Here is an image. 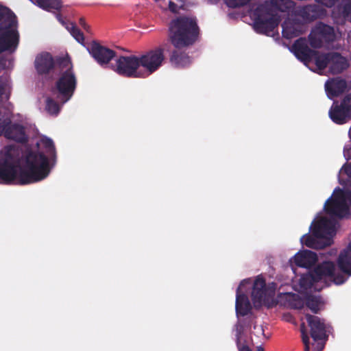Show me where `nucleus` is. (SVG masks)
Returning <instances> with one entry per match:
<instances>
[{
	"instance_id": "1",
	"label": "nucleus",
	"mask_w": 351,
	"mask_h": 351,
	"mask_svg": "<svg viewBox=\"0 0 351 351\" xmlns=\"http://www.w3.org/2000/svg\"><path fill=\"white\" fill-rule=\"evenodd\" d=\"M21 153L12 147L0 155V179L4 183L16 181L21 185L40 182L50 172L49 159L43 153L29 151L21 165Z\"/></svg>"
},
{
	"instance_id": "2",
	"label": "nucleus",
	"mask_w": 351,
	"mask_h": 351,
	"mask_svg": "<svg viewBox=\"0 0 351 351\" xmlns=\"http://www.w3.org/2000/svg\"><path fill=\"white\" fill-rule=\"evenodd\" d=\"M348 202L351 205V187L346 190L336 188L332 195L326 202L324 209L331 218L322 217L313 227V235L323 241L321 247H327L332 244V238L336 232V219H341L350 215Z\"/></svg>"
},
{
	"instance_id": "3",
	"label": "nucleus",
	"mask_w": 351,
	"mask_h": 351,
	"mask_svg": "<svg viewBox=\"0 0 351 351\" xmlns=\"http://www.w3.org/2000/svg\"><path fill=\"white\" fill-rule=\"evenodd\" d=\"M293 6L290 0H270L258 5L253 11L254 27L256 32L268 34L278 27V11L287 12Z\"/></svg>"
},
{
	"instance_id": "4",
	"label": "nucleus",
	"mask_w": 351,
	"mask_h": 351,
	"mask_svg": "<svg viewBox=\"0 0 351 351\" xmlns=\"http://www.w3.org/2000/svg\"><path fill=\"white\" fill-rule=\"evenodd\" d=\"M200 29L195 17L180 16L173 19L169 26V37L175 48L182 49L195 44Z\"/></svg>"
},
{
	"instance_id": "5",
	"label": "nucleus",
	"mask_w": 351,
	"mask_h": 351,
	"mask_svg": "<svg viewBox=\"0 0 351 351\" xmlns=\"http://www.w3.org/2000/svg\"><path fill=\"white\" fill-rule=\"evenodd\" d=\"M58 76L53 88V93L62 104L67 102L74 95L77 79L73 64L69 58L58 57Z\"/></svg>"
},
{
	"instance_id": "6",
	"label": "nucleus",
	"mask_w": 351,
	"mask_h": 351,
	"mask_svg": "<svg viewBox=\"0 0 351 351\" xmlns=\"http://www.w3.org/2000/svg\"><path fill=\"white\" fill-rule=\"evenodd\" d=\"M19 39L16 16L8 7L0 5V53H14L18 48Z\"/></svg>"
},
{
	"instance_id": "7",
	"label": "nucleus",
	"mask_w": 351,
	"mask_h": 351,
	"mask_svg": "<svg viewBox=\"0 0 351 351\" xmlns=\"http://www.w3.org/2000/svg\"><path fill=\"white\" fill-rule=\"evenodd\" d=\"M141 66L139 56L131 55L119 56L116 60L113 69L119 75L128 77H138V69Z\"/></svg>"
},
{
	"instance_id": "8",
	"label": "nucleus",
	"mask_w": 351,
	"mask_h": 351,
	"mask_svg": "<svg viewBox=\"0 0 351 351\" xmlns=\"http://www.w3.org/2000/svg\"><path fill=\"white\" fill-rule=\"evenodd\" d=\"M165 60L164 49L160 47L149 50L139 56L140 65L150 75L156 71Z\"/></svg>"
},
{
	"instance_id": "9",
	"label": "nucleus",
	"mask_w": 351,
	"mask_h": 351,
	"mask_svg": "<svg viewBox=\"0 0 351 351\" xmlns=\"http://www.w3.org/2000/svg\"><path fill=\"white\" fill-rule=\"evenodd\" d=\"M350 99V97L346 95L341 103L337 101L333 102L329 110L328 115L335 123L342 125L351 118Z\"/></svg>"
},
{
	"instance_id": "10",
	"label": "nucleus",
	"mask_w": 351,
	"mask_h": 351,
	"mask_svg": "<svg viewBox=\"0 0 351 351\" xmlns=\"http://www.w3.org/2000/svg\"><path fill=\"white\" fill-rule=\"evenodd\" d=\"M88 51L94 60L101 66L108 64L116 56V52L97 41H93Z\"/></svg>"
},
{
	"instance_id": "11",
	"label": "nucleus",
	"mask_w": 351,
	"mask_h": 351,
	"mask_svg": "<svg viewBox=\"0 0 351 351\" xmlns=\"http://www.w3.org/2000/svg\"><path fill=\"white\" fill-rule=\"evenodd\" d=\"M292 51L295 57L305 64L312 62L313 56L316 55V51L308 47L305 38H300L294 42Z\"/></svg>"
},
{
	"instance_id": "12",
	"label": "nucleus",
	"mask_w": 351,
	"mask_h": 351,
	"mask_svg": "<svg viewBox=\"0 0 351 351\" xmlns=\"http://www.w3.org/2000/svg\"><path fill=\"white\" fill-rule=\"evenodd\" d=\"M34 67L39 75H49L55 67H57V58L54 60L48 52L41 53L35 58Z\"/></svg>"
},
{
	"instance_id": "13",
	"label": "nucleus",
	"mask_w": 351,
	"mask_h": 351,
	"mask_svg": "<svg viewBox=\"0 0 351 351\" xmlns=\"http://www.w3.org/2000/svg\"><path fill=\"white\" fill-rule=\"evenodd\" d=\"M306 319L311 328V336L314 341L322 340L327 337L324 319L310 314L306 315Z\"/></svg>"
},
{
	"instance_id": "14",
	"label": "nucleus",
	"mask_w": 351,
	"mask_h": 351,
	"mask_svg": "<svg viewBox=\"0 0 351 351\" xmlns=\"http://www.w3.org/2000/svg\"><path fill=\"white\" fill-rule=\"evenodd\" d=\"M247 282V280H242L237 289L235 309L238 315L245 316L250 313L252 310V305L248 297L242 293V287L245 283Z\"/></svg>"
},
{
	"instance_id": "15",
	"label": "nucleus",
	"mask_w": 351,
	"mask_h": 351,
	"mask_svg": "<svg viewBox=\"0 0 351 351\" xmlns=\"http://www.w3.org/2000/svg\"><path fill=\"white\" fill-rule=\"evenodd\" d=\"M267 293L265 280L263 278H257L254 282L252 291V300L256 308H259L265 303Z\"/></svg>"
},
{
	"instance_id": "16",
	"label": "nucleus",
	"mask_w": 351,
	"mask_h": 351,
	"mask_svg": "<svg viewBox=\"0 0 351 351\" xmlns=\"http://www.w3.org/2000/svg\"><path fill=\"white\" fill-rule=\"evenodd\" d=\"M335 265L331 261H325L318 265L311 272L310 278L320 281L334 274Z\"/></svg>"
},
{
	"instance_id": "17",
	"label": "nucleus",
	"mask_w": 351,
	"mask_h": 351,
	"mask_svg": "<svg viewBox=\"0 0 351 351\" xmlns=\"http://www.w3.org/2000/svg\"><path fill=\"white\" fill-rule=\"evenodd\" d=\"M347 83L346 80L340 78L328 80L325 84V89L330 99H333L341 95L345 91Z\"/></svg>"
},
{
	"instance_id": "18",
	"label": "nucleus",
	"mask_w": 351,
	"mask_h": 351,
	"mask_svg": "<svg viewBox=\"0 0 351 351\" xmlns=\"http://www.w3.org/2000/svg\"><path fill=\"white\" fill-rule=\"evenodd\" d=\"M317 261V254L310 250L298 252L294 256L295 265L301 267L309 268L314 265Z\"/></svg>"
},
{
	"instance_id": "19",
	"label": "nucleus",
	"mask_w": 351,
	"mask_h": 351,
	"mask_svg": "<svg viewBox=\"0 0 351 351\" xmlns=\"http://www.w3.org/2000/svg\"><path fill=\"white\" fill-rule=\"evenodd\" d=\"M171 63L176 68H184L189 66L191 62V57L181 49L176 48L170 56Z\"/></svg>"
},
{
	"instance_id": "20",
	"label": "nucleus",
	"mask_w": 351,
	"mask_h": 351,
	"mask_svg": "<svg viewBox=\"0 0 351 351\" xmlns=\"http://www.w3.org/2000/svg\"><path fill=\"white\" fill-rule=\"evenodd\" d=\"M349 66L348 60L338 53H331L329 70L332 74H339Z\"/></svg>"
},
{
	"instance_id": "21",
	"label": "nucleus",
	"mask_w": 351,
	"mask_h": 351,
	"mask_svg": "<svg viewBox=\"0 0 351 351\" xmlns=\"http://www.w3.org/2000/svg\"><path fill=\"white\" fill-rule=\"evenodd\" d=\"M317 34L326 42H331L335 39L334 28L330 25L320 23L315 28Z\"/></svg>"
},
{
	"instance_id": "22",
	"label": "nucleus",
	"mask_w": 351,
	"mask_h": 351,
	"mask_svg": "<svg viewBox=\"0 0 351 351\" xmlns=\"http://www.w3.org/2000/svg\"><path fill=\"white\" fill-rule=\"evenodd\" d=\"M243 328L241 326H237L236 328V345L239 351H252L248 341L243 338Z\"/></svg>"
},
{
	"instance_id": "23",
	"label": "nucleus",
	"mask_w": 351,
	"mask_h": 351,
	"mask_svg": "<svg viewBox=\"0 0 351 351\" xmlns=\"http://www.w3.org/2000/svg\"><path fill=\"white\" fill-rule=\"evenodd\" d=\"M331 53L320 54L316 51V55L313 56V60L318 69L324 70L330 66Z\"/></svg>"
},
{
	"instance_id": "24",
	"label": "nucleus",
	"mask_w": 351,
	"mask_h": 351,
	"mask_svg": "<svg viewBox=\"0 0 351 351\" xmlns=\"http://www.w3.org/2000/svg\"><path fill=\"white\" fill-rule=\"evenodd\" d=\"M41 8L45 10L51 9L59 10L61 9V0H34Z\"/></svg>"
},
{
	"instance_id": "25",
	"label": "nucleus",
	"mask_w": 351,
	"mask_h": 351,
	"mask_svg": "<svg viewBox=\"0 0 351 351\" xmlns=\"http://www.w3.org/2000/svg\"><path fill=\"white\" fill-rule=\"evenodd\" d=\"M299 26L292 24L282 25V36L287 39H291L302 34V31L299 29Z\"/></svg>"
},
{
	"instance_id": "26",
	"label": "nucleus",
	"mask_w": 351,
	"mask_h": 351,
	"mask_svg": "<svg viewBox=\"0 0 351 351\" xmlns=\"http://www.w3.org/2000/svg\"><path fill=\"white\" fill-rule=\"evenodd\" d=\"M321 304V299L319 297L310 295H308L305 300V305L311 309L313 313H317L319 311V306Z\"/></svg>"
},
{
	"instance_id": "27",
	"label": "nucleus",
	"mask_w": 351,
	"mask_h": 351,
	"mask_svg": "<svg viewBox=\"0 0 351 351\" xmlns=\"http://www.w3.org/2000/svg\"><path fill=\"white\" fill-rule=\"evenodd\" d=\"M66 29L72 35V36L80 44L83 45L84 42V36L81 30L73 23L67 25Z\"/></svg>"
},
{
	"instance_id": "28",
	"label": "nucleus",
	"mask_w": 351,
	"mask_h": 351,
	"mask_svg": "<svg viewBox=\"0 0 351 351\" xmlns=\"http://www.w3.org/2000/svg\"><path fill=\"white\" fill-rule=\"evenodd\" d=\"M45 110L49 114L56 116L60 110V106L53 99L48 97L46 99Z\"/></svg>"
},
{
	"instance_id": "29",
	"label": "nucleus",
	"mask_w": 351,
	"mask_h": 351,
	"mask_svg": "<svg viewBox=\"0 0 351 351\" xmlns=\"http://www.w3.org/2000/svg\"><path fill=\"white\" fill-rule=\"evenodd\" d=\"M337 9L343 19H346L348 17H350V19L351 18L350 0L343 1L341 4L337 6Z\"/></svg>"
},
{
	"instance_id": "30",
	"label": "nucleus",
	"mask_w": 351,
	"mask_h": 351,
	"mask_svg": "<svg viewBox=\"0 0 351 351\" xmlns=\"http://www.w3.org/2000/svg\"><path fill=\"white\" fill-rule=\"evenodd\" d=\"M304 244L311 248L322 249L325 247H321L323 244V241L312 235H307L304 241Z\"/></svg>"
},
{
	"instance_id": "31",
	"label": "nucleus",
	"mask_w": 351,
	"mask_h": 351,
	"mask_svg": "<svg viewBox=\"0 0 351 351\" xmlns=\"http://www.w3.org/2000/svg\"><path fill=\"white\" fill-rule=\"evenodd\" d=\"M43 145L49 157L55 162L56 159V151L53 141L50 138H46L43 141Z\"/></svg>"
},
{
	"instance_id": "32",
	"label": "nucleus",
	"mask_w": 351,
	"mask_h": 351,
	"mask_svg": "<svg viewBox=\"0 0 351 351\" xmlns=\"http://www.w3.org/2000/svg\"><path fill=\"white\" fill-rule=\"evenodd\" d=\"M308 41L310 45L315 49L322 47L323 44L322 38L317 34L315 29L309 34Z\"/></svg>"
},
{
	"instance_id": "33",
	"label": "nucleus",
	"mask_w": 351,
	"mask_h": 351,
	"mask_svg": "<svg viewBox=\"0 0 351 351\" xmlns=\"http://www.w3.org/2000/svg\"><path fill=\"white\" fill-rule=\"evenodd\" d=\"M250 0H225L226 5L231 8H240L245 5Z\"/></svg>"
},
{
	"instance_id": "34",
	"label": "nucleus",
	"mask_w": 351,
	"mask_h": 351,
	"mask_svg": "<svg viewBox=\"0 0 351 351\" xmlns=\"http://www.w3.org/2000/svg\"><path fill=\"white\" fill-rule=\"evenodd\" d=\"M311 273L308 275L302 276L300 280V285L304 288H310L315 282H319L310 278Z\"/></svg>"
},
{
	"instance_id": "35",
	"label": "nucleus",
	"mask_w": 351,
	"mask_h": 351,
	"mask_svg": "<svg viewBox=\"0 0 351 351\" xmlns=\"http://www.w3.org/2000/svg\"><path fill=\"white\" fill-rule=\"evenodd\" d=\"M291 304L293 308L302 309L305 304V302L301 298L300 295L293 294V301Z\"/></svg>"
},
{
	"instance_id": "36",
	"label": "nucleus",
	"mask_w": 351,
	"mask_h": 351,
	"mask_svg": "<svg viewBox=\"0 0 351 351\" xmlns=\"http://www.w3.org/2000/svg\"><path fill=\"white\" fill-rule=\"evenodd\" d=\"M317 3L322 4L327 8H332L338 1V0H315Z\"/></svg>"
},
{
	"instance_id": "37",
	"label": "nucleus",
	"mask_w": 351,
	"mask_h": 351,
	"mask_svg": "<svg viewBox=\"0 0 351 351\" xmlns=\"http://www.w3.org/2000/svg\"><path fill=\"white\" fill-rule=\"evenodd\" d=\"M302 341L304 345V351H309L310 350V346H309V338L306 334H305L304 332H302Z\"/></svg>"
},
{
	"instance_id": "38",
	"label": "nucleus",
	"mask_w": 351,
	"mask_h": 351,
	"mask_svg": "<svg viewBox=\"0 0 351 351\" xmlns=\"http://www.w3.org/2000/svg\"><path fill=\"white\" fill-rule=\"evenodd\" d=\"M169 10L173 13H176L179 10L178 5L172 1H169L168 3Z\"/></svg>"
},
{
	"instance_id": "39",
	"label": "nucleus",
	"mask_w": 351,
	"mask_h": 351,
	"mask_svg": "<svg viewBox=\"0 0 351 351\" xmlns=\"http://www.w3.org/2000/svg\"><path fill=\"white\" fill-rule=\"evenodd\" d=\"M79 24L82 27V28L86 30L87 32H89L90 26L88 25L86 23L85 19L81 17L79 20Z\"/></svg>"
},
{
	"instance_id": "40",
	"label": "nucleus",
	"mask_w": 351,
	"mask_h": 351,
	"mask_svg": "<svg viewBox=\"0 0 351 351\" xmlns=\"http://www.w3.org/2000/svg\"><path fill=\"white\" fill-rule=\"evenodd\" d=\"M342 170L350 178H351V162L348 165H344L342 167Z\"/></svg>"
},
{
	"instance_id": "41",
	"label": "nucleus",
	"mask_w": 351,
	"mask_h": 351,
	"mask_svg": "<svg viewBox=\"0 0 351 351\" xmlns=\"http://www.w3.org/2000/svg\"><path fill=\"white\" fill-rule=\"evenodd\" d=\"M343 154H344V156L347 159L350 158L351 157V148L350 149H347L346 147H344V149H343Z\"/></svg>"
},
{
	"instance_id": "42",
	"label": "nucleus",
	"mask_w": 351,
	"mask_h": 351,
	"mask_svg": "<svg viewBox=\"0 0 351 351\" xmlns=\"http://www.w3.org/2000/svg\"><path fill=\"white\" fill-rule=\"evenodd\" d=\"M210 3L215 4L217 3L220 0H208Z\"/></svg>"
},
{
	"instance_id": "43",
	"label": "nucleus",
	"mask_w": 351,
	"mask_h": 351,
	"mask_svg": "<svg viewBox=\"0 0 351 351\" xmlns=\"http://www.w3.org/2000/svg\"><path fill=\"white\" fill-rule=\"evenodd\" d=\"M256 351H265V349L263 346H260L257 347Z\"/></svg>"
}]
</instances>
